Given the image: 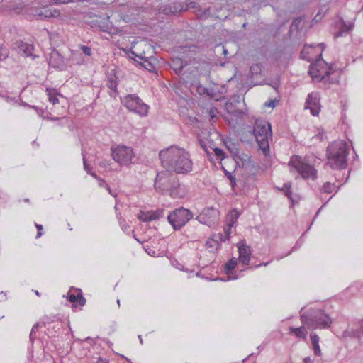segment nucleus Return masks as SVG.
Instances as JSON below:
<instances>
[{"mask_svg":"<svg viewBox=\"0 0 363 363\" xmlns=\"http://www.w3.org/2000/svg\"><path fill=\"white\" fill-rule=\"evenodd\" d=\"M89 174L91 175L93 177H94L95 179H99V177L96 175V174L95 172H93L92 171H91Z\"/></svg>","mask_w":363,"mask_h":363,"instance_id":"nucleus-57","label":"nucleus"},{"mask_svg":"<svg viewBox=\"0 0 363 363\" xmlns=\"http://www.w3.org/2000/svg\"><path fill=\"white\" fill-rule=\"evenodd\" d=\"M35 294H36L37 296H40L39 292H38V291H35Z\"/></svg>","mask_w":363,"mask_h":363,"instance_id":"nucleus-64","label":"nucleus"},{"mask_svg":"<svg viewBox=\"0 0 363 363\" xmlns=\"http://www.w3.org/2000/svg\"><path fill=\"white\" fill-rule=\"evenodd\" d=\"M289 165L293 166L304 179L311 178L315 179L316 178L317 172L313 166L300 161L296 155L292 157Z\"/></svg>","mask_w":363,"mask_h":363,"instance_id":"nucleus-9","label":"nucleus"},{"mask_svg":"<svg viewBox=\"0 0 363 363\" xmlns=\"http://www.w3.org/2000/svg\"><path fill=\"white\" fill-rule=\"evenodd\" d=\"M242 175H245L249 178H254L259 171V166L253 160L242 168Z\"/></svg>","mask_w":363,"mask_h":363,"instance_id":"nucleus-20","label":"nucleus"},{"mask_svg":"<svg viewBox=\"0 0 363 363\" xmlns=\"http://www.w3.org/2000/svg\"><path fill=\"white\" fill-rule=\"evenodd\" d=\"M80 306H84L86 303V299L83 297L82 291L79 290V299L77 301Z\"/></svg>","mask_w":363,"mask_h":363,"instance_id":"nucleus-46","label":"nucleus"},{"mask_svg":"<svg viewBox=\"0 0 363 363\" xmlns=\"http://www.w3.org/2000/svg\"><path fill=\"white\" fill-rule=\"evenodd\" d=\"M226 148L232 154L233 158L239 153L238 148V143H233L231 140L224 141Z\"/></svg>","mask_w":363,"mask_h":363,"instance_id":"nucleus-28","label":"nucleus"},{"mask_svg":"<svg viewBox=\"0 0 363 363\" xmlns=\"http://www.w3.org/2000/svg\"><path fill=\"white\" fill-rule=\"evenodd\" d=\"M138 338L140 339V343H143V339L141 337V335H138Z\"/></svg>","mask_w":363,"mask_h":363,"instance_id":"nucleus-62","label":"nucleus"},{"mask_svg":"<svg viewBox=\"0 0 363 363\" xmlns=\"http://www.w3.org/2000/svg\"><path fill=\"white\" fill-rule=\"evenodd\" d=\"M238 252H239V260L245 265L249 264L250 257L251 255V250L249 246H247L244 242H240L238 244Z\"/></svg>","mask_w":363,"mask_h":363,"instance_id":"nucleus-17","label":"nucleus"},{"mask_svg":"<svg viewBox=\"0 0 363 363\" xmlns=\"http://www.w3.org/2000/svg\"><path fill=\"white\" fill-rule=\"evenodd\" d=\"M340 30L335 35V38L342 36L343 34L349 33L354 26L352 23L347 25V23L342 19L340 20Z\"/></svg>","mask_w":363,"mask_h":363,"instance_id":"nucleus-22","label":"nucleus"},{"mask_svg":"<svg viewBox=\"0 0 363 363\" xmlns=\"http://www.w3.org/2000/svg\"><path fill=\"white\" fill-rule=\"evenodd\" d=\"M301 320L304 325L311 330L318 328H328L332 323L328 315L320 310H312L303 313L301 316Z\"/></svg>","mask_w":363,"mask_h":363,"instance_id":"nucleus-5","label":"nucleus"},{"mask_svg":"<svg viewBox=\"0 0 363 363\" xmlns=\"http://www.w3.org/2000/svg\"><path fill=\"white\" fill-rule=\"evenodd\" d=\"M237 265V259L232 258L225 264V272L226 274L230 275L233 273V269Z\"/></svg>","mask_w":363,"mask_h":363,"instance_id":"nucleus-29","label":"nucleus"},{"mask_svg":"<svg viewBox=\"0 0 363 363\" xmlns=\"http://www.w3.org/2000/svg\"><path fill=\"white\" fill-rule=\"evenodd\" d=\"M139 58L141 59V62L137 61V63L139 64L140 66L143 67L145 69L148 70L150 72H154L156 70V67L155 65L149 60L143 58L142 57L138 56Z\"/></svg>","mask_w":363,"mask_h":363,"instance_id":"nucleus-26","label":"nucleus"},{"mask_svg":"<svg viewBox=\"0 0 363 363\" xmlns=\"http://www.w3.org/2000/svg\"><path fill=\"white\" fill-rule=\"evenodd\" d=\"M112 157L121 165H128L132 162L134 157L133 149L127 146L111 147Z\"/></svg>","mask_w":363,"mask_h":363,"instance_id":"nucleus-8","label":"nucleus"},{"mask_svg":"<svg viewBox=\"0 0 363 363\" xmlns=\"http://www.w3.org/2000/svg\"><path fill=\"white\" fill-rule=\"evenodd\" d=\"M319 45L321 46L322 50H323L325 48V44L324 43H320V44H319Z\"/></svg>","mask_w":363,"mask_h":363,"instance_id":"nucleus-60","label":"nucleus"},{"mask_svg":"<svg viewBox=\"0 0 363 363\" xmlns=\"http://www.w3.org/2000/svg\"><path fill=\"white\" fill-rule=\"evenodd\" d=\"M199 145L201 147V148L203 149V150L207 154L209 160H211L212 159L211 153L209 152V150H208V147H207L206 143L204 140H203L202 139H199Z\"/></svg>","mask_w":363,"mask_h":363,"instance_id":"nucleus-38","label":"nucleus"},{"mask_svg":"<svg viewBox=\"0 0 363 363\" xmlns=\"http://www.w3.org/2000/svg\"><path fill=\"white\" fill-rule=\"evenodd\" d=\"M162 165L169 172L186 174L192 169V162L188 152L184 148L171 146L159 153Z\"/></svg>","mask_w":363,"mask_h":363,"instance_id":"nucleus-1","label":"nucleus"},{"mask_svg":"<svg viewBox=\"0 0 363 363\" xmlns=\"http://www.w3.org/2000/svg\"><path fill=\"white\" fill-rule=\"evenodd\" d=\"M106 86L108 89L116 91L117 82L116 77L114 73H108L107 75V83Z\"/></svg>","mask_w":363,"mask_h":363,"instance_id":"nucleus-27","label":"nucleus"},{"mask_svg":"<svg viewBox=\"0 0 363 363\" xmlns=\"http://www.w3.org/2000/svg\"><path fill=\"white\" fill-rule=\"evenodd\" d=\"M122 102L130 111L137 113L142 116H146L148 113L149 106L143 103L136 94L125 96Z\"/></svg>","mask_w":363,"mask_h":363,"instance_id":"nucleus-7","label":"nucleus"},{"mask_svg":"<svg viewBox=\"0 0 363 363\" xmlns=\"http://www.w3.org/2000/svg\"><path fill=\"white\" fill-rule=\"evenodd\" d=\"M303 363H312V360L309 357H306L303 359Z\"/></svg>","mask_w":363,"mask_h":363,"instance_id":"nucleus-58","label":"nucleus"},{"mask_svg":"<svg viewBox=\"0 0 363 363\" xmlns=\"http://www.w3.org/2000/svg\"><path fill=\"white\" fill-rule=\"evenodd\" d=\"M196 219L202 224L208 227L216 225L219 220V211L213 207L204 208L202 212L197 216Z\"/></svg>","mask_w":363,"mask_h":363,"instance_id":"nucleus-11","label":"nucleus"},{"mask_svg":"<svg viewBox=\"0 0 363 363\" xmlns=\"http://www.w3.org/2000/svg\"><path fill=\"white\" fill-rule=\"evenodd\" d=\"M234 160L240 168H242L248 163L251 162L252 160L249 155L245 153L240 154L239 152L234 157Z\"/></svg>","mask_w":363,"mask_h":363,"instance_id":"nucleus-21","label":"nucleus"},{"mask_svg":"<svg viewBox=\"0 0 363 363\" xmlns=\"http://www.w3.org/2000/svg\"><path fill=\"white\" fill-rule=\"evenodd\" d=\"M290 333L294 334L297 337L301 339H306L307 335V330L304 326L299 328H289Z\"/></svg>","mask_w":363,"mask_h":363,"instance_id":"nucleus-24","label":"nucleus"},{"mask_svg":"<svg viewBox=\"0 0 363 363\" xmlns=\"http://www.w3.org/2000/svg\"><path fill=\"white\" fill-rule=\"evenodd\" d=\"M193 218L192 212L184 207L174 210L167 216L169 223L175 230H180Z\"/></svg>","mask_w":363,"mask_h":363,"instance_id":"nucleus-6","label":"nucleus"},{"mask_svg":"<svg viewBox=\"0 0 363 363\" xmlns=\"http://www.w3.org/2000/svg\"><path fill=\"white\" fill-rule=\"evenodd\" d=\"M35 227L38 230L36 238H38L42 235L43 226H42V225L35 223Z\"/></svg>","mask_w":363,"mask_h":363,"instance_id":"nucleus-50","label":"nucleus"},{"mask_svg":"<svg viewBox=\"0 0 363 363\" xmlns=\"http://www.w3.org/2000/svg\"><path fill=\"white\" fill-rule=\"evenodd\" d=\"M179 83L185 86H192L197 81V70L194 67H189L178 76Z\"/></svg>","mask_w":363,"mask_h":363,"instance_id":"nucleus-12","label":"nucleus"},{"mask_svg":"<svg viewBox=\"0 0 363 363\" xmlns=\"http://www.w3.org/2000/svg\"><path fill=\"white\" fill-rule=\"evenodd\" d=\"M96 363H109L108 361L106 359H103L100 358Z\"/></svg>","mask_w":363,"mask_h":363,"instance_id":"nucleus-56","label":"nucleus"},{"mask_svg":"<svg viewBox=\"0 0 363 363\" xmlns=\"http://www.w3.org/2000/svg\"><path fill=\"white\" fill-rule=\"evenodd\" d=\"M160 11L166 15H177L187 9V6L182 2H174L160 7Z\"/></svg>","mask_w":363,"mask_h":363,"instance_id":"nucleus-15","label":"nucleus"},{"mask_svg":"<svg viewBox=\"0 0 363 363\" xmlns=\"http://www.w3.org/2000/svg\"><path fill=\"white\" fill-rule=\"evenodd\" d=\"M225 175L228 177V179L230 182V186L233 189H235L236 186L237 179L236 178L231 174V173L228 172L227 170H225Z\"/></svg>","mask_w":363,"mask_h":363,"instance_id":"nucleus-37","label":"nucleus"},{"mask_svg":"<svg viewBox=\"0 0 363 363\" xmlns=\"http://www.w3.org/2000/svg\"><path fill=\"white\" fill-rule=\"evenodd\" d=\"M348 149L343 141H335L327 147V164L332 169H345L347 165Z\"/></svg>","mask_w":363,"mask_h":363,"instance_id":"nucleus-3","label":"nucleus"},{"mask_svg":"<svg viewBox=\"0 0 363 363\" xmlns=\"http://www.w3.org/2000/svg\"><path fill=\"white\" fill-rule=\"evenodd\" d=\"M198 89L200 90V91H203V92H205L206 90V89L203 87L202 86H198Z\"/></svg>","mask_w":363,"mask_h":363,"instance_id":"nucleus-59","label":"nucleus"},{"mask_svg":"<svg viewBox=\"0 0 363 363\" xmlns=\"http://www.w3.org/2000/svg\"><path fill=\"white\" fill-rule=\"evenodd\" d=\"M276 100H271L264 104V106L274 108L276 106Z\"/></svg>","mask_w":363,"mask_h":363,"instance_id":"nucleus-51","label":"nucleus"},{"mask_svg":"<svg viewBox=\"0 0 363 363\" xmlns=\"http://www.w3.org/2000/svg\"><path fill=\"white\" fill-rule=\"evenodd\" d=\"M82 155H83L84 168L86 171V172L89 174L91 171V168L86 160L85 154L83 150H82Z\"/></svg>","mask_w":363,"mask_h":363,"instance_id":"nucleus-43","label":"nucleus"},{"mask_svg":"<svg viewBox=\"0 0 363 363\" xmlns=\"http://www.w3.org/2000/svg\"><path fill=\"white\" fill-rule=\"evenodd\" d=\"M291 183H285L284 186L281 189V191L284 192L285 196L290 199L292 202H294L292 199V191H291Z\"/></svg>","mask_w":363,"mask_h":363,"instance_id":"nucleus-32","label":"nucleus"},{"mask_svg":"<svg viewBox=\"0 0 363 363\" xmlns=\"http://www.w3.org/2000/svg\"><path fill=\"white\" fill-rule=\"evenodd\" d=\"M35 15L38 16L40 19L52 17L51 11L46 10L45 9H35Z\"/></svg>","mask_w":363,"mask_h":363,"instance_id":"nucleus-30","label":"nucleus"},{"mask_svg":"<svg viewBox=\"0 0 363 363\" xmlns=\"http://www.w3.org/2000/svg\"><path fill=\"white\" fill-rule=\"evenodd\" d=\"M49 65L54 68L64 70L67 67V60L57 50H53L50 54Z\"/></svg>","mask_w":363,"mask_h":363,"instance_id":"nucleus-14","label":"nucleus"},{"mask_svg":"<svg viewBox=\"0 0 363 363\" xmlns=\"http://www.w3.org/2000/svg\"><path fill=\"white\" fill-rule=\"evenodd\" d=\"M225 108L228 113L233 114L234 116H239L242 112L239 111L238 110H235L234 108V106L232 104V103H227L225 104Z\"/></svg>","mask_w":363,"mask_h":363,"instance_id":"nucleus-36","label":"nucleus"},{"mask_svg":"<svg viewBox=\"0 0 363 363\" xmlns=\"http://www.w3.org/2000/svg\"><path fill=\"white\" fill-rule=\"evenodd\" d=\"M301 18H295V19L293 21V22H292V23H291V30H292V29H295V28H296V29H298V26H299V24L301 23Z\"/></svg>","mask_w":363,"mask_h":363,"instance_id":"nucleus-44","label":"nucleus"},{"mask_svg":"<svg viewBox=\"0 0 363 363\" xmlns=\"http://www.w3.org/2000/svg\"><path fill=\"white\" fill-rule=\"evenodd\" d=\"M209 147L213 151L214 155L219 159L223 160L225 157V153L220 148L216 147L209 146Z\"/></svg>","mask_w":363,"mask_h":363,"instance_id":"nucleus-35","label":"nucleus"},{"mask_svg":"<svg viewBox=\"0 0 363 363\" xmlns=\"http://www.w3.org/2000/svg\"><path fill=\"white\" fill-rule=\"evenodd\" d=\"M313 350L314 351V354L316 355V356H320L321 354V350H320V346H319V344H316V345H313Z\"/></svg>","mask_w":363,"mask_h":363,"instance_id":"nucleus-47","label":"nucleus"},{"mask_svg":"<svg viewBox=\"0 0 363 363\" xmlns=\"http://www.w3.org/2000/svg\"><path fill=\"white\" fill-rule=\"evenodd\" d=\"M262 65L259 63L253 64L250 68V74L252 76L261 74Z\"/></svg>","mask_w":363,"mask_h":363,"instance_id":"nucleus-31","label":"nucleus"},{"mask_svg":"<svg viewBox=\"0 0 363 363\" xmlns=\"http://www.w3.org/2000/svg\"><path fill=\"white\" fill-rule=\"evenodd\" d=\"M226 240L224 238V235L222 233H218L217 235H215L213 238V241L216 244L217 246L219 245L218 242H225Z\"/></svg>","mask_w":363,"mask_h":363,"instance_id":"nucleus-41","label":"nucleus"},{"mask_svg":"<svg viewBox=\"0 0 363 363\" xmlns=\"http://www.w3.org/2000/svg\"><path fill=\"white\" fill-rule=\"evenodd\" d=\"M344 335L360 338L363 335V319L356 323L355 328L346 330Z\"/></svg>","mask_w":363,"mask_h":363,"instance_id":"nucleus-18","label":"nucleus"},{"mask_svg":"<svg viewBox=\"0 0 363 363\" xmlns=\"http://www.w3.org/2000/svg\"><path fill=\"white\" fill-rule=\"evenodd\" d=\"M80 49L83 52L84 55L86 56H91V49L90 47L86 45H80Z\"/></svg>","mask_w":363,"mask_h":363,"instance_id":"nucleus-42","label":"nucleus"},{"mask_svg":"<svg viewBox=\"0 0 363 363\" xmlns=\"http://www.w3.org/2000/svg\"><path fill=\"white\" fill-rule=\"evenodd\" d=\"M13 49L16 50V52L25 57L33 56V46L30 44H27L22 40H17L13 45Z\"/></svg>","mask_w":363,"mask_h":363,"instance_id":"nucleus-16","label":"nucleus"},{"mask_svg":"<svg viewBox=\"0 0 363 363\" xmlns=\"http://www.w3.org/2000/svg\"><path fill=\"white\" fill-rule=\"evenodd\" d=\"M187 66V62L183 61L181 58H174L169 62V67L174 70L175 74L179 76L181 72Z\"/></svg>","mask_w":363,"mask_h":363,"instance_id":"nucleus-19","label":"nucleus"},{"mask_svg":"<svg viewBox=\"0 0 363 363\" xmlns=\"http://www.w3.org/2000/svg\"><path fill=\"white\" fill-rule=\"evenodd\" d=\"M203 15L206 18L211 15L210 9H206L203 11Z\"/></svg>","mask_w":363,"mask_h":363,"instance_id":"nucleus-54","label":"nucleus"},{"mask_svg":"<svg viewBox=\"0 0 363 363\" xmlns=\"http://www.w3.org/2000/svg\"><path fill=\"white\" fill-rule=\"evenodd\" d=\"M213 243H215L213 240H207L206 242V245L208 247H213L214 245H213Z\"/></svg>","mask_w":363,"mask_h":363,"instance_id":"nucleus-55","label":"nucleus"},{"mask_svg":"<svg viewBox=\"0 0 363 363\" xmlns=\"http://www.w3.org/2000/svg\"><path fill=\"white\" fill-rule=\"evenodd\" d=\"M239 216L240 213L236 209L231 211L226 216L227 225H230V227H233L236 223Z\"/></svg>","mask_w":363,"mask_h":363,"instance_id":"nucleus-25","label":"nucleus"},{"mask_svg":"<svg viewBox=\"0 0 363 363\" xmlns=\"http://www.w3.org/2000/svg\"><path fill=\"white\" fill-rule=\"evenodd\" d=\"M39 328V323H35L32 329H31V331H30V340L33 342L35 338H36V331L38 330Z\"/></svg>","mask_w":363,"mask_h":363,"instance_id":"nucleus-39","label":"nucleus"},{"mask_svg":"<svg viewBox=\"0 0 363 363\" xmlns=\"http://www.w3.org/2000/svg\"><path fill=\"white\" fill-rule=\"evenodd\" d=\"M228 52L227 50L226 49H223V53L224 55H226Z\"/></svg>","mask_w":363,"mask_h":363,"instance_id":"nucleus-63","label":"nucleus"},{"mask_svg":"<svg viewBox=\"0 0 363 363\" xmlns=\"http://www.w3.org/2000/svg\"><path fill=\"white\" fill-rule=\"evenodd\" d=\"M325 83V82H323ZM328 82V84H330V82H329V76L325 79V83Z\"/></svg>","mask_w":363,"mask_h":363,"instance_id":"nucleus-61","label":"nucleus"},{"mask_svg":"<svg viewBox=\"0 0 363 363\" xmlns=\"http://www.w3.org/2000/svg\"><path fill=\"white\" fill-rule=\"evenodd\" d=\"M9 55V50L2 43H0V61L6 60Z\"/></svg>","mask_w":363,"mask_h":363,"instance_id":"nucleus-34","label":"nucleus"},{"mask_svg":"<svg viewBox=\"0 0 363 363\" xmlns=\"http://www.w3.org/2000/svg\"><path fill=\"white\" fill-rule=\"evenodd\" d=\"M29 106L31 107L32 108L35 109L39 116H43V110L42 108H38V106Z\"/></svg>","mask_w":363,"mask_h":363,"instance_id":"nucleus-52","label":"nucleus"},{"mask_svg":"<svg viewBox=\"0 0 363 363\" xmlns=\"http://www.w3.org/2000/svg\"><path fill=\"white\" fill-rule=\"evenodd\" d=\"M335 186L334 184H331L329 182L325 183L323 186V191L325 193L330 194L335 189Z\"/></svg>","mask_w":363,"mask_h":363,"instance_id":"nucleus-40","label":"nucleus"},{"mask_svg":"<svg viewBox=\"0 0 363 363\" xmlns=\"http://www.w3.org/2000/svg\"><path fill=\"white\" fill-rule=\"evenodd\" d=\"M78 299H79V294L77 295H74V294L69 295L68 300L69 302H71L72 303L77 302Z\"/></svg>","mask_w":363,"mask_h":363,"instance_id":"nucleus-48","label":"nucleus"},{"mask_svg":"<svg viewBox=\"0 0 363 363\" xmlns=\"http://www.w3.org/2000/svg\"><path fill=\"white\" fill-rule=\"evenodd\" d=\"M323 64L327 65V63L322 58V55L320 54L318 59L315 62L311 64L308 74L313 79L318 78L319 82H325L326 78L330 74V67H328L324 74H323Z\"/></svg>","mask_w":363,"mask_h":363,"instance_id":"nucleus-10","label":"nucleus"},{"mask_svg":"<svg viewBox=\"0 0 363 363\" xmlns=\"http://www.w3.org/2000/svg\"><path fill=\"white\" fill-rule=\"evenodd\" d=\"M46 91L48 92V95L49 101L51 102L54 105L56 104H58L59 99L57 97V95L55 93L54 90L47 89Z\"/></svg>","mask_w":363,"mask_h":363,"instance_id":"nucleus-33","label":"nucleus"},{"mask_svg":"<svg viewBox=\"0 0 363 363\" xmlns=\"http://www.w3.org/2000/svg\"><path fill=\"white\" fill-rule=\"evenodd\" d=\"M311 340L312 345L319 344V336L315 333H311Z\"/></svg>","mask_w":363,"mask_h":363,"instance_id":"nucleus-45","label":"nucleus"},{"mask_svg":"<svg viewBox=\"0 0 363 363\" xmlns=\"http://www.w3.org/2000/svg\"><path fill=\"white\" fill-rule=\"evenodd\" d=\"M231 228H232V227H230V225H228V228L224 229V233H225L224 238H225V240H229L230 235L231 233Z\"/></svg>","mask_w":363,"mask_h":363,"instance_id":"nucleus-49","label":"nucleus"},{"mask_svg":"<svg viewBox=\"0 0 363 363\" xmlns=\"http://www.w3.org/2000/svg\"><path fill=\"white\" fill-rule=\"evenodd\" d=\"M164 209H157L155 211L147 212L145 215L144 221H150L156 219H159L160 218L163 217Z\"/></svg>","mask_w":363,"mask_h":363,"instance_id":"nucleus-23","label":"nucleus"},{"mask_svg":"<svg viewBox=\"0 0 363 363\" xmlns=\"http://www.w3.org/2000/svg\"><path fill=\"white\" fill-rule=\"evenodd\" d=\"M154 186L157 192L162 194L169 193L174 199L183 198L185 195L177 176L167 169L157 174Z\"/></svg>","mask_w":363,"mask_h":363,"instance_id":"nucleus-2","label":"nucleus"},{"mask_svg":"<svg viewBox=\"0 0 363 363\" xmlns=\"http://www.w3.org/2000/svg\"><path fill=\"white\" fill-rule=\"evenodd\" d=\"M98 180H99V186H104V184H105V185H106V188H107V189L108 190L109 193H110V194H111V189H110L109 186H108V184H106L105 181H104V180H103V179H100V178H99Z\"/></svg>","mask_w":363,"mask_h":363,"instance_id":"nucleus-53","label":"nucleus"},{"mask_svg":"<svg viewBox=\"0 0 363 363\" xmlns=\"http://www.w3.org/2000/svg\"><path fill=\"white\" fill-rule=\"evenodd\" d=\"M253 132L259 148L267 155L269 152V138L272 137L271 124L265 120L257 119Z\"/></svg>","mask_w":363,"mask_h":363,"instance_id":"nucleus-4","label":"nucleus"},{"mask_svg":"<svg viewBox=\"0 0 363 363\" xmlns=\"http://www.w3.org/2000/svg\"><path fill=\"white\" fill-rule=\"evenodd\" d=\"M306 108H309L313 116H318L320 111V97L318 93L308 94L306 102Z\"/></svg>","mask_w":363,"mask_h":363,"instance_id":"nucleus-13","label":"nucleus"}]
</instances>
